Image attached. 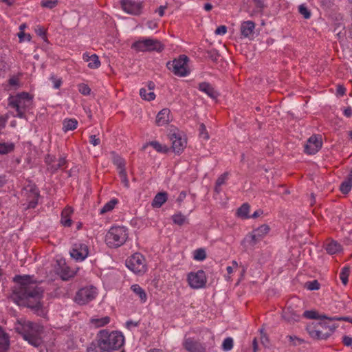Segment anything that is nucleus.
I'll use <instances>...</instances> for the list:
<instances>
[{
	"mask_svg": "<svg viewBox=\"0 0 352 352\" xmlns=\"http://www.w3.org/2000/svg\"><path fill=\"white\" fill-rule=\"evenodd\" d=\"M16 283L13 290L12 298L19 305L29 307L36 312L43 311L41 302L43 289L36 283L31 280L28 275H16L13 278Z\"/></svg>",
	"mask_w": 352,
	"mask_h": 352,
	"instance_id": "obj_1",
	"label": "nucleus"
},
{
	"mask_svg": "<svg viewBox=\"0 0 352 352\" xmlns=\"http://www.w3.org/2000/svg\"><path fill=\"white\" fill-rule=\"evenodd\" d=\"M124 342V337L121 332L102 329L87 348V352H111L119 349Z\"/></svg>",
	"mask_w": 352,
	"mask_h": 352,
	"instance_id": "obj_2",
	"label": "nucleus"
},
{
	"mask_svg": "<svg viewBox=\"0 0 352 352\" xmlns=\"http://www.w3.org/2000/svg\"><path fill=\"white\" fill-rule=\"evenodd\" d=\"M14 329L16 333L21 334L25 340L35 347H38L43 343L41 334L43 328L37 323L18 320L14 324Z\"/></svg>",
	"mask_w": 352,
	"mask_h": 352,
	"instance_id": "obj_3",
	"label": "nucleus"
},
{
	"mask_svg": "<svg viewBox=\"0 0 352 352\" xmlns=\"http://www.w3.org/2000/svg\"><path fill=\"white\" fill-rule=\"evenodd\" d=\"M32 103V98L27 92H22L8 98V105L16 112L14 116L19 118H25V112L30 109Z\"/></svg>",
	"mask_w": 352,
	"mask_h": 352,
	"instance_id": "obj_4",
	"label": "nucleus"
},
{
	"mask_svg": "<svg viewBox=\"0 0 352 352\" xmlns=\"http://www.w3.org/2000/svg\"><path fill=\"white\" fill-rule=\"evenodd\" d=\"M128 238V230L124 226L111 227L105 236V241L110 248L123 245Z\"/></svg>",
	"mask_w": 352,
	"mask_h": 352,
	"instance_id": "obj_5",
	"label": "nucleus"
},
{
	"mask_svg": "<svg viewBox=\"0 0 352 352\" xmlns=\"http://www.w3.org/2000/svg\"><path fill=\"white\" fill-rule=\"evenodd\" d=\"M188 61L189 58L187 56L180 55L178 58H175L172 61H168L166 67L175 75L184 77L188 76L190 73L188 68Z\"/></svg>",
	"mask_w": 352,
	"mask_h": 352,
	"instance_id": "obj_6",
	"label": "nucleus"
},
{
	"mask_svg": "<svg viewBox=\"0 0 352 352\" xmlns=\"http://www.w3.org/2000/svg\"><path fill=\"white\" fill-rule=\"evenodd\" d=\"M132 48L139 52L156 51L161 52L164 45L156 39L146 38L138 41L132 45Z\"/></svg>",
	"mask_w": 352,
	"mask_h": 352,
	"instance_id": "obj_7",
	"label": "nucleus"
},
{
	"mask_svg": "<svg viewBox=\"0 0 352 352\" xmlns=\"http://www.w3.org/2000/svg\"><path fill=\"white\" fill-rule=\"evenodd\" d=\"M126 267L135 274H142L146 271V261L140 253H135L126 261Z\"/></svg>",
	"mask_w": 352,
	"mask_h": 352,
	"instance_id": "obj_8",
	"label": "nucleus"
},
{
	"mask_svg": "<svg viewBox=\"0 0 352 352\" xmlns=\"http://www.w3.org/2000/svg\"><path fill=\"white\" fill-rule=\"evenodd\" d=\"M97 295V289L93 286L86 287L78 291L75 296V302L78 305H86L93 300Z\"/></svg>",
	"mask_w": 352,
	"mask_h": 352,
	"instance_id": "obj_9",
	"label": "nucleus"
},
{
	"mask_svg": "<svg viewBox=\"0 0 352 352\" xmlns=\"http://www.w3.org/2000/svg\"><path fill=\"white\" fill-rule=\"evenodd\" d=\"M207 281L206 276L204 270H198L197 272H190L188 275V282L190 287L199 289L205 287Z\"/></svg>",
	"mask_w": 352,
	"mask_h": 352,
	"instance_id": "obj_10",
	"label": "nucleus"
},
{
	"mask_svg": "<svg viewBox=\"0 0 352 352\" xmlns=\"http://www.w3.org/2000/svg\"><path fill=\"white\" fill-rule=\"evenodd\" d=\"M338 327V325L333 324V325H329V329L326 331L320 329V327H308L307 331L309 332V336L318 340H325L329 338L335 331V329Z\"/></svg>",
	"mask_w": 352,
	"mask_h": 352,
	"instance_id": "obj_11",
	"label": "nucleus"
},
{
	"mask_svg": "<svg viewBox=\"0 0 352 352\" xmlns=\"http://www.w3.org/2000/svg\"><path fill=\"white\" fill-rule=\"evenodd\" d=\"M321 138L317 135L311 136L305 145V152L309 155L316 154L322 147Z\"/></svg>",
	"mask_w": 352,
	"mask_h": 352,
	"instance_id": "obj_12",
	"label": "nucleus"
},
{
	"mask_svg": "<svg viewBox=\"0 0 352 352\" xmlns=\"http://www.w3.org/2000/svg\"><path fill=\"white\" fill-rule=\"evenodd\" d=\"M88 247L85 244L75 243L70 251V256L77 261H82L87 257Z\"/></svg>",
	"mask_w": 352,
	"mask_h": 352,
	"instance_id": "obj_13",
	"label": "nucleus"
},
{
	"mask_svg": "<svg viewBox=\"0 0 352 352\" xmlns=\"http://www.w3.org/2000/svg\"><path fill=\"white\" fill-rule=\"evenodd\" d=\"M122 10L129 14L138 15L142 8V2H136L133 0H122L120 2Z\"/></svg>",
	"mask_w": 352,
	"mask_h": 352,
	"instance_id": "obj_14",
	"label": "nucleus"
},
{
	"mask_svg": "<svg viewBox=\"0 0 352 352\" xmlns=\"http://www.w3.org/2000/svg\"><path fill=\"white\" fill-rule=\"evenodd\" d=\"M169 138L172 142V149L173 152L177 154L181 153L186 146V140L182 138L180 134L175 133H170Z\"/></svg>",
	"mask_w": 352,
	"mask_h": 352,
	"instance_id": "obj_15",
	"label": "nucleus"
},
{
	"mask_svg": "<svg viewBox=\"0 0 352 352\" xmlns=\"http://www.w3.org/2000/svg\"><path fill=\"white\" fill-rule=\"evenodd\" d=\"M28 192V199H29L28 208H34L38 204L39 191L34 184H29L25 188Z\"/></svg>",
	"mask_w": 352,
	"mask_h": 352,
	"instance_id": "obj_16",
	"label": "nucleus"
},
{
	"mask_svg": "<svg viewBox=\"0 0 352 352\" xmlns=\"http://www.w3.org/2000/svg\"><path fill=\"white\" fill-rule=\"evenodd\" d=\"M291 304V302H288ZM300 315L299 311H295L291 305H289L283 310L282 318L288 323H294L300 320Z\"/></svg>",
	"mask_w": 352,
	"mask_h": 352,
	"instance_id": "obj_17",
	"label": "nucleus"
},
{
	"mask_svg": "<svg viewBox=\"0 0 352 352\" xmlns=\"http://www.w3.org/2000/svg\"><path fill=\"white\" fill-rule=\"evenodd\" d=\"M184 348L188 352H206V347L200 342L187 338L184 342Z\"/></svg>",
	"mask_w": 352,
	"mask_h": 352,
	"instance_id": "obj_18",
	"label": "nucleus"
},
{
	"mask_svg": "<svg viewBox=\"0 0 352 352\" xmlns=\"http://www.w3.org/2000/svg\"><path fill=\"white\" fill-rule=\"evenodd\" d=\"M170 120V111L165 108L157 113L155 122L158 126H163L168 124Z\"/></svg>",
	"mask_w": 352,
	"mask_h": 352,
	"instance_id": "obj_19",
	"label": "nucleus"
},
{
	"mask_svg": "<svg viewBox=\"0 0 352 352\" xmlns=\"http://www.w3.org/2000/svg\"><path fill=\"white\" fill-rule=\"evenodd\" d=\"M254 29L255 23L253 21H244L241 25V33L245 37H249L254 34Z\"/></svg>",
	"mask_w": 352,
	"mask_h": 352,
	"instance_id": "obj_20",
	"label": "nucleus"
},
{
	"mask_svg": "<svg viewBox=\"0 0 352 352\" xmlns=\"http://www.w3.org/2000/svg\"><path fill=\"white\" fill-rule=\"evenodd\" d=\"M199 89L206 93L210 98L215 99L218 97L219 94L214 90L210 84L206 82L199 83Z\"/></svg>",
	"mask_w": 352,
	"mask_h": 352,
	"instance_id": "obj_21",
	"label": "nucleus"
},
{
	"mask_svg": "<svg viewBox=\"0 0 352 352\" xmlns=\"http://www.w3.org/2000/svg\"><path fill=\"white\" fill-rule=\"evenodd\" d=\"M73 208L67 206L61 213V223L65 227H69L72 225L71 214L73 213Z\"/></svg>",
	"mask_w": 352,
	"mask_h": 352,
	"instance_id": "obj_22",
	"label": "nucleus"
},
{
	"mask_svg": "<svg viewBox=\"0 0 352 352\" xmlns=\"http://www.w3.org/2000/svg\"><path fill=\"white\" fill-rule=\"evenodd\" d=\"M168 194L166 192H158L153 199L152 206L153 208H160L167 200Z\"/></svg>",
	"mask_w": 352,
	"mask_h": 352,
	"instance_id": "obj_23",
	"label": "nucleus"
},
{
	"mask_svg": "<svg viewBox=\"0 0 352 352\" xmlns=\"http://www.w3.org/2000/svg\"><path fill=\"white\" fill-rule=\"evenodd\" d=\"M10 346L8 335L0 327V352H6Z\"/></svg>",
	"mask_w": 352,
	"mask_h": 352,
	"instance_id": "obj_24",
	"label": "nucleus"
},
{
	"mask_svg": "<svg viewBox=\"0 0 352 352\" xmlns=\"http://www.w3.org/2000/svg\"><path fill=\"white\" fill-rule=\"evenodd\" d=\"M84 59L88 62V67L91 69H96L100 65L98 56L96 54H92L89 56L88 55H84Z\"/></svg>",
	"mask_w": 352,
	"mask_h": 352,
	"instance_id": "obj_25",
	"label": "nucleus"
},
{
	"mask_svg": "<svg viewBox=\"0 0 352 352\" xmlns=\"http://www.w3.org/2000/svg\"><path fill=\"white\" fill-rule=\"evenodd\" d=\"M111 155L112 156V161L114 165H116L119 169V170L125 168V161L123 158H122L119 155H118L116 152L112 151L111 153Z\"/></svg>",
	"mask_w": 352,
	"mask_h": 352,
	"instance_id": "obj_26",
	"label": "nucleus"
},
{
	"mask_svg": "<svg viewBox=\"0 0 352 352\" xmlns=\"http://www.w3.org/2000/svg\"><path fill=\"white\" fill-rule=\"evenodd\" d=\"M303 316L309 319L328 320L329 317L324 314L320 315L316 311L308 310L303 313Z\"/></svg>",
	"mask_w": 352,
	"mask_h": 352,
	"instance_id": "obj_27",
	"label": "nucleus"
},
{
	"mask_svg": "<svg viewBox=\"0 0 352 352\" xmlns=\"http://www.w3.org/2000/svg\"><path fill=\"white\" fill-rule=\"evenodd\" d=\"M131 289L140 298L142 302H146L147 299L146 294L139 285H133Z\"/></svg>",
	"mask_w": 352,
	"mask_h": 352,
	"instance_id": "obj_28",
	"label": "nucleus"
},
{
	"mask_svg": "<svg viewBox=\"0 0 352 352\" xmlns=\"http://www.w3.org/2000/svg\"><path fill=\"white\" fill-rule=\"evenodd\" d=\"M63 130L67 132L70 130H74L76 129L78 122L76 119H65L63 122Z\"/></svg>",
	"mask_w": 352,
	"mask_h": 352,
	"instance_id": "obj_29",
	"label": "nucleus"
},
{
	"mask_svg": "<svg viewBox=\"0 0 352 352\" xmlns=\"http://www.w3.org/2000/svg\"><path fill=\"white\" fill-rule=\"evenodd\" d=\"M52 162V160L49 161L47 158L46 159V162L50 165L48 169L53 173L56 171L58 169L61 168L66 164V160L65 157H60L56 164H50Z\"/></svg>",
	"mask_w": 352,
	"mask_h": 352,
	"instance_id": "obj_30",
	"label": "nucleus"
},
{
	"mask_svg": "<svg viewBox=\"0 0 352 352\" xmlns=\"http://www.w3.org/2000/svg\"><path fill=\"white\" fill-rule=\"evenodd\" d=\"M249 210L250 205L248 203H245L239 208H238L236 214L239 217L242 219H249Z\"/></svg>",
	"mask_w": 352,
	"mask_h": 352,
	"instance_id": "obj_31",
	"label": "nucleus"
},
{
	"mask_svg": "<svg viewBox=\"0 0 352 352\" xmlns=\"http://www.w3.org/2000/svg\"><path fill=\"white\" fill-rule=\"evenodd\" d=\"M341 250L340 243L335 241H332L326 245V250L330 254H334Z\"/></svg>",
	"mask_w": 352,
	"mask_h": 352,
	"instance_id": "obj_32",
	"label": "nucleus"
},
{
	"mask_svg": "<svg viewBox=\"0 0 352 352\" xmlns=\"http://www.w3.org/2000/svg\"><path fill=\"white\" fill-rule=\"evenodd\" d=\"M14 149V144L13 143H5L0 142V154H8Z\"/></svg>",
	"mask_w": 352,
	"mask_h": 352,
	"instance_id": "obj_33",
	"label": "nucleus"
},
{
	"mask_svg": "<svg viewBox=\"0 0 352 352\" xmlns=\"http://www.w3.org/2000/svg\"><path fill=\"white\" fill-rule=\"evenodd\" d=\"M110 321V318L108 316H105L101 318H91L90 322L92 324H94L96 327H100L107 324H108Z\"/></svg>",
	"mask_w": 352,
	"mask_h": 352,
	"instance_id": "obj_34",
	"label": "nucleus"
},
{
	"mask_svg": "<svg viewBox=\"0 0 352 352\" xmlns=\"http://www.w3.org/2000/svg\"><path fill=\"white\" fill-rule=\"evenodd\" d=\"M118 200L116 199H112L109 202H107L100 210V214H104L107 212L112 210L115 206L118 204Z\"/></svg>",
	"mask_w": 352,
	"mask_h": 352,
	"instance_id": "obj_35",
	"label": "nucleus"
},
{
	"mask_svg": "<svg viewBox=\"0 0 352 352\" xmlns=\"http://www.w3.org/2000/svg\"><path fill=\"white\" fill-rule=\"evenodd\" d=\"M150 146H151L155 150L160 153H166L168 151V148L166 146L161 144L160 142L157 141H151L148 143Z\"/></svg>",
	"mask_w": 352,
	"mask_h": 352,
	"instance_id": "obj_36",
	"label": "nucleus"
},
{
	"mask_svg": "<svg viewBox=\"0 0 352 352\" xmlns=\"http://www.w3.org/2000/svg\"><path fill=\"white\" fill-rule=\"evenodd\" d=\"M172 219L174 223L179 226H182L186 221V217L183 215L181 212L173 215Z\"/></svg>",
	"mask_w": 352,
	"mask_h": 352,
	"instance_id": "obj_37",
	"label": "nucleus"
},
{
	"mask_svg": "<svg viewBox=\"0 0 352 352\" xmlns=\"http://www.w3.org/2000/svg\"><path fill=\"white\" fill-rule=\"evenodd\" d=\"M254 230L256 232V234L262 239L265 235H266L269 232L270 227L266 224H263Z\"/></svg>",
	"mask_w": 352,
	"mask_h": 352,
	"instance_id": "obj_38",
	"label": "nucleus"
},
{
	"mask_svg": "<svg viewBox=\"0 0 352 352\" xmlns=\"http://www.w3.org/2000/svg\"><path fill=\"white\" fill-rule=\"evenodd\" d=\"M350 273V268L349 267H344L340 274V278L342 283L346 285L348 283V277Z\"/></svg>",
	"mask_w": 352,
	"mask_h": 352,
	"instance_id": "obj_39",
	"label": "nucleus"
},
{
	"mask_svg": "<svg viewBox=\"0 0 352 352\" xmlns=\"http://www.w3.org/2000/svg\"><path fill=\"white\" fill-rule=\"evenodd\" d=\"M140 95L144 100L151 101L155 99V94L153 92L146 93V90L144 88H142L140 90Z\"/></svg>",
	"mask_w": 352,
	"mask_h": 352,
	"instance_id": "obj_40",
	"label": "nucleus"
},
{
	"mask_svg": "<svg viewBox=\"0 0 352 352\" xmlns=\"http://www.w3.org/2000/svg\"><path fill=\"white\" fill-rule=\"evenodd\" d=\"M233 339L230 337L226 338L222 344V349L225 351H230L233 348Z\"/></svg>",
	"mask_w": 352,
	"mask_h": 352,
	"instance_id": "obj_41",
	"label": "nucleus"
},
{
	"mask_svg": "<svg viewBox=\"0 0 352 352\" xmlns=\"http://www.w3.org/2000/svg\"><path fill=\"white\" fill-rule=\"evenodd\" d=\"M206 258V253L204 249L199 248L194 252V259L197 261H203Z\"/></svg>",
	"mask_w": 352,
	"mask_h": 352,
	"instance_id": "obj_42",
	"label": "nucleus"
},
{
	"mask_svg": "<svg viewBox=\"0 0 352 352\" xmlns=\"http://www.w3.org/2000/svg\"><path fill=\"white\" fill-rule=\"evenodd\" d=\"M261 239V238L256 234L254 230H253V232L251 234H250L245 239V240H248V241L251 245H254Z\"/></svg>",
	"mask_w": 352,
	"mask_h": 352,
	"instance_id": "obj_43",
	"label": "nucleus"
},
{
	"mask_svg": "<svg viewBox=\"0 0 352 352\" xmlns=\"http://www.w3.org/2000/svg\"><path fill=\"white\" fill-rule=\"evenodd\" d=\"M60 274L63 280H67L74 276V272L69 270L68 267H65L61 270Z\"/></svg>",
	"mask_w": 352,
	"mask_h": 352,
	"instance_id": "obj_44",
	"label": "nucleus"
},
{
	"mask_svg": "<svg viewBox=\"0 0 352 352\" xmlns=\"http://www.w3.org/2000/svg\"><path fill=\"white\" fill-rule=\"evenodd\" d=\"M352 187V184L346 180L343 181L340 186V190L343 194H347L350 192Z\"/></svg>",
	"mask_w": 352,
	"mask_h": 352,
	"instance_id": "obj_45",
	"label": "nucleus"
},
{
	"mask_svg": "<svg viewBox=\"0 0 352 352\" xmlns=\"http://www.w3.org/2000/svg\"><path fill=\"white\" fill-rule=\"evenodd\" d=\"M58 0H42L41 6L44 8L52 9L56 6Z\"/></svg>",
	"mask_w": 352,
	"mask_h": 352,
	"instance_id": "obj_46",
	"label": "nucleus"
},
{
	"mask_svg": "<svg viewBox=\"0 0 352 352\" xmlns=\"http://www.w3.org/2000/svg\"><path fill=\"white\" fill-rule=\"evenodd\" d=\"M298 11L305 19H307L310 18L311 12L305 5H300L298 7Z\"/></svg>",
	"mask_w": 352,
	"mask_h": 352,
	"instance_id": "obj_47",
	"label": "nucleus"
},
{
	"mask_svg": "<svg viewBox=\"0 0 352 352\" xmlns=\"http://www.w3.org/2000/svg\"><path fill=\"white\" fill-rule=\"evenodd\" d=\"M305 287L309 290H318L320 288V283L317 280H314L312 281H309L305 283Z\"/></svg>",
	"mask_w": 352,
	"mask_h": 352,
	"instance_id": "obj_48",
	"label": "nucleus"
},
{
	"mask_svg": "<svg viewBox=\"0 0 352 352\" xmlns=\"http://www.w3.org/2000/svg\"><path fill=\"white\" fill-rule=\"evenodd\" d=\"M207 57L213 62H217L219 54L216 50H208L206 52Z\"/></svg>",
	"mask_w": 352,
	"mask_h": 352,
	"instance_id": "obj_49",
	"label": "nucleus"
},
{
	"mask_svg": "<svg viewBox=\"0 0 352 352\" xmlns=\"http://www.w3.org/2000/svg\"><path fill=\"white\" fill-rule=\"evenodd\" d=\"M119 175H120V177L121 178V181L124 184V186L126 188H129V182L127 179L126 169H122V170H119Z\"/></svg>",
	"mask_w": 352,
	"mask_h": 352,
	"instance_id": "obj_50",
	"label": "nucleus"
},
{
	"mask_svg": "<svg viewBox=\"0 0 352 352\" xmlns=\"http://www.w3.org/2000/svg\"><path fill=\"white\" fill-rule=\"evenodd\" d=\"M199 134L205 140L209 139V135L206 130V127L204 124H201L199 126Z\"/></svg>",
	"mask_w": 352,
	"mask_h": 352,
	"instance_id": "obj_51",
	"label": "nucleus"
},
{
	"mask_svg": "<svg viewBox=\"0 0 352 352\" xmlns=\"http://www.w3.org/2000/svg\"><path fill=\"white\" fill-rule=\"evenodd\" d=\"M78 90L82 94L85 96L89 95L91 91V89L85 84H80Z\"/></svg>",
	"mask_w": 352,
	"mask_h": 352,
	"instance_id": "obj_52",
	"label": "nucleus"
},
{
	"mask_svg": "<svg viewBox=\"0 0 352 352\" xmlns=\"http://www.w3.org/2000/svg\"><path fill=\"white\" fill-rule=\"evenodd\" d=\"M287 338L291 342H292V344L294 346L300 344L303 342V340L300 339L295 336H287Z\"/></svg>",
	"mask_w": 352,
	"mask_h": 352,
	"instance_id": "obj_53",
	"label": "nucleus"
},
{
	"mask_svg": "<svg viewBox=\"0 0 352 352\" xmlns=\"http://www.w3.org/2000/svg\"><path fill=\"white\" fill-rule=\"evenodd\" d=\"M329 322H331V321L328 320L320 321V322L318 323L317 327L322 328V330H323L324 331H326L329 329L328 326L331 325L329 324Z\"/></svg>",
	"mask_w": 352,
	"mask_h": 352,
	"instance_id": "obj_54",
	"label": "nucleus"
},
{
	"mask_svg": "<svg viewBox=\"0 0 352 352\" xmlns=\"http://www.w3.org/2000/svg\"><path fill=\"white\" fill-rule=\"evenodd\" d=\"M321 6L325 9H330L333 6V0H320Z\"/></svg>",
	"mask_w": 352,
	"mask_h": 352,
	"instance_id": "obj_55",
	"label": "nucleus"
},
{
	"mask_svg": "<svg viewBox=\"0 0 352 352\" xmlns=\"http://www.w3.org/2000/svg\"><path fill=\"white\" fill-rule=\"evenodd\" d=\"M227 177H228V173H225L222 175H221L217 179L216 181V184H217V186H221L223 185V184H225L226 182V180L227 179Z\"/></svg>",
	"mask_w": 352,
	"mask_h": 352,
	"instance_id": "obj_56",
	"label": "nucleus"
},
{
	"mask_svg": "<svg viewBox=\"0 0 352 352\" xmlns=\"http://www.w3.org/2000/svg\"><path fill=\"white\" fill-rule=\"evenodd\" d=\"M89 142L94 146H96L100 144V138H97L95 135H91L89 137Z\"/></svg>",
	"mask_w": 352,
	"mask_h": 352,
	"instance_id": "obj_57",
	"label": "nucleus"
},
{
	"mask_svg": "<svg viewBox=\"0 0 352 352\" xmlns=\"http://www.w3.org/2000/svg\"><path fill=\"white\" fill-rule=\"evenodd\" d=\"M350 319L351 318L350 317H345V316H342V317H337V316H334V317H329V320L330 321H346V322H350Z\"/></svg>",
	"mask_w": 352,
	"mask_h": 352,
	"instance_id": "obj_58",
	"label": "nucleus"
},
{
	"mask_svg": "<svg viewBox=\"0 0 352 352\" xmlns=\"http://www.w3.org/2000/svg\"><path fill=\"white\" fill-rule=\"evenodd\" d=\"M50 79L52 80V82H53V84H54V85H53V86H54V87L55 89H58V88L60 87L61 83H62V81H61V80H60V79H59V78H55L54 76H52L50 78Z\"/></svg>",
	"mask_w": 352,
	"mask_h": 352,
	"instance_id": "obj_59",
	"label": "nucleus"
},
{
	"mask_svg": "<svg viewBox=\"0 0 352 352\" xmlns=\"http://www.w3.org/2000/svg\"><path fill=\"white\" fill-rule=\"evenodd\" d=\"M227 32V28L225 25H220L215 30L216 34H225Z\"/></svg>",
	"mask_w": 352,
	"mask_h": 352,
	"instance_id": "obj_60",
	"label": "nucleus"
},
{
	"mask_svg": "<svg viewBox=\"0 0 352 352\" xmlns=\"http://www.w3.org/2000/svg\"><path fill=\"white\" fill-rule=\"evenodd\" d=\"M342 342L346 346H351L352 345V338L349 337L348 336H344L342 338Z\"/></svg>",
	"mask_w": 352,
	"mask_h": 352,
	"instance_id": "obj_61",
	"label": "nucleus"
},
{
	"mask_svg": "<svg viewBox=\"0 0 352 352\" xmlns=\"http://www.w3.org/2000/svg\"><path fill=\"white\" fill-rule=\"evenodd\" d=\"M256 7L261 10L265 8L264 0H252Z\"/></svg>",
	"mask_w": 352,
	"mask_h": 352,
	"instance_id": "obj_62",
	"label": "nucleus"
},
{
	"mask_svg": "<svg viewBox=\"0 0 352 352\" xmlns=\"http://www.w3.org/2000/svg\"><path fill=\"white\" fill-rule=\"evenodd\" d=\"M36 34L46 41L45 30L43 28H39L36 30Z\"/></svg>",
	"mask_w": 352,
	"mask_h": 352,
	"instance_id": "obj_63",
	"label": "nucleus"
},
{
	"mask_svg": "<svg viewBox=\"0 0 352 352\" xmlns=\"http://www.w3.org/2000/svg\"><path fill=\"white\" fill-rule=\"evenodd\" d=\"M344 115L347 118H350L352 116V108L350 107L346 108L344 110Z\"/></svg>",
	"mask_w": 352,
	"mask_h": 352,
	"instance_id": "obj_64",
	"label": "nucleus"
}]
</instances>
